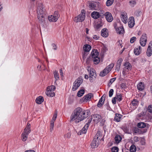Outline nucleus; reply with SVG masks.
<instances>
[{"instance_id": "f8f14e48", "label": "nucleus", "mask_w": 152, "mask_h": 152, "mask_svg": "<svg viewBox=\"0 0 152 152\" xmlns=\"http://www.w3.org/2000/svg\"><path fill=\"white\" fill-rule=\"evenodd\" d=\"M91 117L93 119V121L95 123H97L99 122L102 119V116L99 114H95L91 116Z\"/></svg>"}, {"instance_id": "13d9d810", "label": "nucleus", "mask_w": 152, "mask_h": 152, "mask_svg": "<svg viewBox=\"0 0 152 152\" xmlns=\"http://www.w3.org/2000/svg\"><path fill=\"white\" fill-rule=\"evenodd\" d=\"M92 119H93L92 117L90 118H88V122L86 124H88L89 126V124L91 122Z\"/></svg>"}, {"instance_id": "4c0bfd02", "label": "nucleus", "mask_w": 152, "mask_h": 152, "mask_svg": "<svg viewBox=\"0 0 152 152\" xmlns=\"http://www.w3.org/2000/svg\"><path fill=\"white\" fill-rule=\"evenodd\" d=\"M114 1V0H107L106 2V5L107 6H111Z\"/></svg>"}, {"instance_id": "bf43d9fd", "label": "nucleus", "mask_w": 152, "mask_h": 152, "mask_svg": "<svg viewBox=\"0 0 152 152\" xmlns=\"http://www.w3.org/2000/svg\"><path fill=\"white\" fill-rule=\"evenodd\" d=\"M91 60V59L90 57L87 58L86 59V63L88 64H89Z\"/></svg>"}, {"instance_id": "de8ad7c7", "label": "nucleus", "mask_w": 152, "mask_h": 152, "mask_svg": "<svg viewBox=\"0 0 152 152\" xmlns=\"http://www.w3.org/2000/svg\"><path fill=\"white\" fill-rule=\"evenodd\" d=\"M101 135V132L99 131H98L97 134H96V136H95V137L96 139V140H98L99 137Z\"/></svg>"}, {"instance_id": "2f4dec72", "label": "nucleus", "mask_w": 152, "mask_h": 152, "mask_svg": "<svg viewBox=\"0 0 152 152\" xmlns=\"http://www.w3.org/2000/svg\"><path fill=\"white\" fill-rule=\"evenodd\" d=\"M121 137L118 135H116L115 137V140L116 143H119L121 140Z\"/></svg>"}, {"instance_id": "774afa93", "label": "nucleus", "mask_w": 152, "mask_h": 152, "mask_svg": "<svg viewBox=\"0 0 152 152\" xmlns=\"http://www.w3.org/2000/svg\"><path fill=\"white\" fill-rule=\"evenodd\" d=\"M88 28H86V33L87 34H88Z\"/></svg>"}, {"instance_id": "9b49d317", "label": "nucleus", "mask_w": 152, "mask_h": 152, "mask_svg": "<svg viewBox=\"0 0 152 152\" xmlns=\"http://www.w3.org/2000/svg\"><path fill=\"white\" fill-rule=\"evenodd\" d=\"M124 66V67L123 71V74H124L125 71H127L128 72L132 69V66L131 64L128 62H125Z\"/></svg>"}, {"instance_id": "9d476101", "label": "nucleus", "mask_w": 152, "mask_h": 152, "mask_svg": "<svg viewBox=\"0 0 152 152\" xmlns=\"http://www.w3.org/2000/svg\"><path fill=\"white\" fill-rule=\"evenodd\" d=\"M96 73L95 70L92 69L90 71L89 75L90 81L91 82H93L96 79Z\"/></svg>"}, {"instance_id": "79ce46f5", "label": "nucleus", "mask_w": 152, "mask_h": 152, "mask_svg": "<svg viewBox=\"0 0 152 152\" xmlns=\"http://www.w3.org/2000/svg\"><path fill=\"white\" fill-rule=\"evenodd\" d=\"M129 3L131 7H133L136 4V2L135 0H131L129 1Z\"/></svg>"}, {"instance_id": "6ab92c4d", "label": "nucleus", "mask_w": 152, "mask_h": 152, "mask_svg": "<svg viewBox=\"0 0 152 152\" xmlns=\"http://www.w3.org/2000/svg\"><path fill=\"white\" fill-rule=\"evenodd\" d=\"M141 51L140 46H139L135 48L134 50V53L136 55H138L141 53Z\"/></svg>"}, {"instance_id": "c03bdc74", "label": "nucleus", "mask_w": 152, "mask_h": 152, "mask_svg": "<svg viewBox=\"0 0 152 152\" xmlns=\"http://www.w3.org/2000/svg\"><path fill=\"white\" fill-rule=\"evenodd\" d=\"M142 14V12L139 10L136 11L134 12V14L137 17L140 16Z\"/></svg>"}, {"instance_id": "412c9836", "label": "nucleus", "mask_w": 152, "mask_h": 152, "mask_svg": "<svg viewBox=\"0 0 152 152\" xmlns=\"http://www.w3.org/2000/svg\"><path fill=\"white\" fill-rule=\"evenodd\" d=\"M93 94L91 93H89L85 96L82 99V100L87 102L91 98Z\"/></svg>"}, {"instance_id": "f704fd0d", "label": "nucleus", "mask_w": 152, "mask_h": 152, "mask_svg": "<svg viewBox=\"0 0 152 152\" xmlns=\"http://www.w3.org/2000/svg\"><path fill=\"white\" fill-rule=\"evenodd\" d=\"M137 126L140 128H144L145 127V123L143 122L139 123L137 124Z\"/></svg>"}, {"instance_id": "cd10ccee", "label": "nucleus", "mask_w": 152, "mask_h": 152, "mask_svg": "<svg viewBox=\"0 0 152 152\" xmlns=\"http://www.w3.org/2000/svg\"><path fill=\"white\" fill-rule=\"evenodd\" d=\"M91 48V46L88 44H86L83 46V49L84 51L86 52H89Z\"/></svg>"}, {"instance_id": "7ed1b4c3", "label": "nucleus", "mask_w": 152, "mask_h": 152, "mask_svg": "<svg viewBox=\"0 0 152 152\" xmlns=\"http://www.w3.org/2000/svg\"><path fill=\"white\" fill-rule=\"evenodd\" d=\"M114 66V64L112 63L106 67L102 72H101L99 75L104 77L112 69Z\"/></svg>"}, {"instance_id": "69168bd1", "label": "nucleus", "mask_w": 152, "mask_h": 152, "mask_svg": "<svg viewBox=\"0 0 152 152\" xmlns=\"http://www.w3.org/2000/svg\"><path fill=\"white\" fill-rule=\"evenodd\" d=\"M134 140L135 141H138V138L137 137H134Z\"/></svg>"}, {"instance_id": "aec40b11", "label": "nucleus", "mask_w": 152, "mask_h": 152, "mask_svg": "<svg viewBox=\"0 0 152 152\" xmlns=\"http://www.w3.org/2000/svg\"><path fill=\"white\" fill-rule=\"evenodd\" d=\"M98 140L96 139H94L92 141L91 146L92 148H95L98 147Z\"/></svg>"}, {"instance_id": "a211bd4d", "label": "nucleus", "mask_w": 152, "mask_h": 152, "mask_svg": "<svg viewBox=\"0 0 152 152\" xmlns=\"http://www.w3.org/2000/svg\"><path fill=\"white\" fill-rule=\"evenodd\" d=\"M99 53L98 51L96 49L93 50L91 53V56L93 58H97L98 57Z\"/></svg>"}, {"instance_id": "473e14b6", "label": "nucleus", "mask_w": 152, "mask_h": 152, "mask_svg": "<svg viewBox=\"0 0 152 152\" xmlns=\"http://www.w3.org/2000/svg\"><path fill=\"white\" fill-rule=\"evenodd\" d=\"M104 99H102V98H101L97 104L98 107H101L104 104Z\"/></svg>"}, {"instance_id": "a19ab883", "label": "nucleus", "mask_w": 152, "mask_h": 152, "mask_svg": "<svg viewBox=\"0 0 152 152\" xmlns=\"http://www.w3.org/2000/svg\"><path fill=\"white\" fill-rule=\"evenodd\" d=\"M115 97H116V99L119 101H120L122 99V95L121 94H118Z\"/></svg>"}, {"instance_id": "09e8293b", "label": "nucleus", "mask_w": 152, "mask_h": 152, "mask_svg": "<svg viewBox=\"0 0 152 152\" xmlns=\"http://www.w3.org/2000/svg\"><path fill=\"white\" fill-rule=\"evenodd\" d=\"M118 148L117 147H113L111 149L112 152H118Z\"/></svg>"}, {"instance_id": "4468645a", "label": "nucleus", "mask_w": 152, "mask_h": 152, "mask_svg": "<svg viewBox=\"0 0 152 152\" xmlns=\"http://www.w3.org/2000/svg\"><path fill=\"white\" fill-rule=\"evenodd\" d=\"M105 18L108 22H111L113 20L111 14L109 12H107L104 14Z\"/></svg>"}, {"instance_id": "5fc2aeb1", "label": "nucleus", "mask_w": 152, "mask_h": 152, "mask_svg": "<svg viewBox=\"0 0 152 152\" xmlns=\"http://www.w3.org/2000/svg\"><path fill=\"white\" fill-rule=\"evenodd\" d=\"M116 97H114L112 100V102L114 104H115L116 103Z\"/></svg>"}, {"instance_id": "c9c22d12", "label": "nucleus", "mask_w": 152, "mask_h": 152, "mask_svg": "<svg viewBox=\"0 0 152 152\" xmlns=\"http://www.w3.org/2000/svg\"><path fill=\"white\" fill-rule=\"evenodd\" d=\"M103 23L101 21H99L98 23L97 24L96 26V28L97 29H99L103 25Z\"/></svg>"}, {"instance_id": "0eeeda50", "label": "nucleus", "mask_w": 152, "mask_h": 152, "mask_svg": "<svg viewBox=\"0 0 152 152\" xmlns=\"http://www.w3.org/2000/svg\"><path fill=\"white\" fill-rule=\"evenodd\" d=\"M83 82L82 79L79 77L73 83L72 90L74 91L76 90L80 86Z\"/></svg>"}, {"instance_id": "f3484780", "label": "nucleus", "mask_w": 152, "mask_h": 152, "mask_svg": "<svg viewBox=\"0 0 152 152\" xmlns=\"http://www.w3.org/2000/svg\"><path fill=\"white\" fill-rule=\"evenodd\" d=\"M88 124H86L84 126L83 128L78 132V135H81L82 134H85L87 131L88 128Z\"/></svg>"}, {"instance_id": "f03ea898", "label": "nucleus", "mask_w": 152, "mask_h": 152, "mask_svg": "<svg viewBox=\"0 0 152 152\" xmlns=\"http://www.w3.org/2000/svg\"><path fill=\"white\" fill-rule=\"evenodd\" d=\"M38 10L37 11V17L39 19V23L42 24L45 20V15L43 6L41 3L38 4Z\"/></svg>"}, {"instance_id": "f257e3e1", "label": "nucleus", "mask_w": 152, "mask_h": 152, "mask_svg": "<svg viewBox=\"0 0 152 152\" xmlns=\"http://www.w3.org/2000/svg\"><path fill=\"white\" fill-rule=\"evenodd\" d=\"M90 115L88 110L83 111L80 107L76 108L71 117L70 121H75L77 123L83 120L88 117Z\"/></svg>"}, {"instance_id": "0e129e2a", "label": "nucleus", "mask_w": 152, "mask_h": 152, "mask_svg": "<svg viewBox=\"0 0 152 152\" xmlns=\"http://www.w3.org/2000/svg\"><path fill=\"white\" fill-rule=\"evenodd\" d=\"M24 152H35V151L33 150H28L25 151Z\"/></svg>"}, {"instance_id": "8fccbe9b", "label": "nucleus", "mask_w": 152, "mask_h": 152, "mask_svg": "<svg viewBox=\"0 0 152 152\" xmlns=\"http://www.w3.org/2000/svg\"><path fill=\"white\" fill-rule=\"evenodd\" d=\"M136 38L135 37H132L130 40V42L131 43H134L136 40Z\"/></svg>"}, {"instance_id": "a878e982", "label": "nucleus", "mask_w": 152, "mask_h": 152, "mask_svg": "<svg viewBox=\"0 0 152 152\" xmlns=\"http://www.w3.org/2000/svg\"><path fill=\"white\" fill-rule=\"evenodd\" d=\"M44 101L43 98L42 96H40L37 98L36 99V102L37 104H41Z\"/></svg>"}, {"instance_id": "6e6552de", "label": "nucleus", "mask_w": 152, "mask_h": 152, "mask_svg": "<svg viewBox=\"0 0 152 152\" xmlns=\"http://www.w3.org/2000/svg\"><path fill=\"white\" fill-rule=\"evenodd\" d=\"M59 15L57 11H55L53 15L48 16V19L50 22H56L59 17Z\"/></svg>"}, {"instance_id": "423d86ee", "label": "nucleus", "mask_w": 152, "mask_h": 152, "mask_svg": "<svg viewBox=\"0 0 152 152\" xmlns=\"http://www.w3.org/2000/svg\"><path fill=\"white\" fill-rule=\"evenodd\" d=\"M100 4L98 2H94L90 3L89 7L90 9L98 10L100 8Z\"/></svg>"}, {"instance_id": "680f3d73", "label": "nucleus", "mask_w": 152, "mask_h": 152, "mask_svg": "<svg viewBox=\"0 0 152 152\" xmlns=\"http://www.w3.org/2000/svg\"><path fill=\"white\" fill-rule=\"evenodd\" d=\"M60 75H61V76H63V73L62 69H60Z\"/></svg>"}, {"instance_id": "ea45409f", "label": "nucleus", "mask_w": 152, "mask_h": 152, "mask_svg": "<svg viewBox=\"0 0 152 152\" xmlns=\"http://www.w3.org/2000/svg\"><path fill=\"white\" fill-rule=\"evenodd\" d=\"M71 136V134L69 132L65 134L64 135V138L65 140L68 139L70 138Z\"/></svg>"}, {"instance_id": "49530a36", "label": "nucleus", "mask_w": 152, "mask_h": 152, "mask_svg": "<svg viewBox=\"0 0 152 152\" xmlns=\"http://www.w3.org/2000/svg\"><path fill=\"white\" fill-rule=\"evenodd\" d=\"M54 127V123L50 122V132H52L53 129Z\"/></svg>"}, {"instance_id": "3c124183", "label": "nucleus", "mask_w": 152, "mask_h": 152, "mask_svg": "<svg viewBox=\"0 0 152 152\" xmlns=\"http://www.w3.org/2000/svg\"><path fill=\"white\" fill-rule=\"evenodd\" d=\"M137 103H138L137 101L136 100H133V101L131 102L133 106H135L137 105Z\"/></svg>"}, {"instance_id": "37998d69", "label": "nucleus", "mask_w": 152, "mask_h": 152, "mask_svg": "<svg viewBox=\"0 0 152 152\" xmlns=\"http://www.w3.org/2000/svg\"><path fill=\"white\" fill-rule=\"evenodd\" d=\"M57 116V113H56L53 115V117L51 121V122L54 123L56 120Z\"/></svg>"}, {"instance_id": "1a4fd4ad", "label": "nucleus", "mask_w": 152, "mask_h": 152, "mask_svg": "<svg viewBox=\"0 0 152 152\" xmlns=\"http://www.w3.org/2000/svg\"><path fill=\"white\" fill-rule=\"evenodd\" d=\"M147 40V34L145 33H144L142 34L140 39V45L142 47L145 46Z\"/></svg>"}, {"instance_id": "b1692460", "label": "nucleus", "mask_w": 152, "mask_h": 152, "mask_svg": "<svg viewBox=\"0 0 152 152\" xmlns=\"http://www.w3.org/2000/svg\"><path fill=\"white\" fill-rule=\"evenodd\" d=\"M107 29L106 28L103 29L101 31V35L104 37H107L108 36V34L107 33Z\"/></svg>"}, {"instance_id": "c85d7f7f", "label": "nucleus", "mask_w": 152, "mask_h": 152, "mask_svg": "<svg viewBox=\"0 0 152 152\" xmlns=\"http://www.w3.org/2000/svg\"><path fill=\"white\" fill-rule=\"evenodd\" d=\"M28 134H27L26 132H23L22 134V140L23 141H26L27 139Z\"/></svg>"}, {"instance_id": "a18cd8bd", "label": "nucleus", "mask_w": 152, "mask_h": 152, "mask_svg": "<svg viewBox=\"0 0 152 152\" xmlns=\"http://www.w3.org/2000/svg\"><path fill=\"white\" fill-rule=\"evenodd\" d=\"M30 127H26L23 132H26L27 134H28L30 132Z\"/></svg>"}, {"instance_id": "58836bf2", "label": "nucleus", "mask_w": 152, "mask_h": 152, "mask_svg": "<svg viewBox=\"0 0 152 152\" xmlns=\"http://www.w3.org/2000/svg\"><path fill=\"white\" fill-rule=\"evenodd\" d=\"M136 151V148L134 145H132L130 148V152H135Z\"/></svg>"}, {"instance_id": "c756f323", "label": "nucleus", "mask_w": 152, "mask_h": 152, "mask_svg": "<svg viewBox=\"0 0 152 152\" xmlns=\"http://www.w3.org/2000/svg\"><path fill=\"white\" fill-rule=\"evenodd\" d=\"M54 76L55 78V83H56V81L59 79V74L58 72L56 71H55L53 72Z\"/></svg>"}, {"instance_id": "4d7b16f0", "label": "nucleus", "mask_w": 152, "mask_h": 152, "mask_svg": "<svg viewBox=\"0 0 152 152\" xmlns=\"http://www.w3.org/2000/svg\"><path fill=\"white\" fill-rule=\"evenodd\" d=\"M116 79V78L114 77L110 79V83L112 84Z\"/></svg>"}, {"instance_id": "052dcab7", "label": "nucleus", "mask_w": 152, "mask_h": 152, "mask_svg": "<svg viewBox=\"0 0 152 152\" xmlns=\"http://www.w3.org/2000/svg\"><path fill=\"white\" fill-rule=\"evenodd\" d=\"M99 37L96 35H94L93 36V38L95 40H97L99 38Z\"/></svg>"}, {"instance_id": "338daca9", "label": "nucleus", "mask_w": 152, "mask_h": 152, "mask_svg": "<svg viewBox=\"0 0 152 152\" xmlns=\"http://www.w3.org/2000/svg\"><path fill=\"white\" fill-rule=\"evenodd\" d=\"M85 78L86 79H88V75H85Z\"/></svg>"}, {"instance_id": "864d4df0", "label": "nucleus", "mask_w": 152, "mask_h": 152, "mask_svg": "<svg viewBox=\"0 0 152 152\" xmlns=\"http://www.w3.org/2000/svg\"><path fill=\"white\" fill-rule=\"evenodd\" d=\"M113 89H111L109 91V96L111 97L113 93Z\"/></svg>"}, {"instance_id": "ddd939ff", "label": "nucleus", "mask_w": 152, "mask_h": 152, "mask_svg": "<svg viewBox=\"0 0 152 152\" xmlns=\"http://www.w3.org/2000/svg\"><path fill=\"white\" fill-rule=\"evenodd\" d=\"M152 54V41H151L149 44L147 49L146 54L148 56H150Z\"/></svg>"}, {"instance_id": "5701e85b", "label": "nucleus", "mask_w": 152, "mask_h": 152, "mask_svg": "<svg viewBox=\"0 0 152 152\" xmlns=\"http://www.w3.org/2000/svg\"><path fill=\"white\" fill-rule=\"evenodd\" d=\"M91 16L94 19H97L100 16V15L98 12L94 11L91 14Z\"/></svg>"}, {"instance_id": "bb28decb", "label": "nucleus", "mask_w": 152, "mask_h": 152, "mask_svg": "<svg viewBox=\"0 0 152 152\" xmlns=\"http://www.w3.org/2000/svg\"><path fill=\"white\" fill-rule=\"evenodd\" d=\"M138 89L140 91H142L144 88V84L142 82H140L137 86Z\"/></svg>"}, {"instance_id": "4be33fe9", "label": "nucleus", "mask_w": 152, "mask_h": 152, "mask_svg": "<svg viewBox=\"0 0 152 152\" xmlns=\"http://www.w3.org/2000/svg\"><path fill=\"white\" fill-rule=\"evenodd\" d=\"M123 61V60L121 58H119L117 61L116 65V70L118 71L120 69L121 63Z\"/></svg>"}, {"instance_id": "dca6fc26", "label": "nucleus", "mask_w": 152, "mask_h": 152, "mask_svg": "<svg viewBox=\"0 0 152 152\" xmlns=\"http://www.w3.org/2000/svg\"><path fill=\"white\" fill-rule=\"evenodd\" d=\"M120 17L122 21L124 23L126 24L127 23V20L128 17L127 15V14L125 12L121 13Z\"/></svg>"}, {"instance_id": "72a5a7b5", "label": "nucleus", "mask_w": 152, "mask_h": 152, "mask_svg": "<svg viewBox=\"0 0 152 152\" xmlns=\"http://www.w3.org/2000/svg\"><path fill=\"white\" fill-rule=\"evenodd\" d=\"M84 90L83 89H80L77 93V96L78 97H80L84 94Z\"/></svg>"}, {"instance_id": "603ef678", "label": "nucleus", "mask_w": 152, "mask_h": 152, "mask_svg": "<svg viewBox=\"0 0 152 152\" xmlns=\"http://www.w3.org/2000/svg\"><path fill=\"white\" fill-rule=\"evenodd\" d=\"M148 111L150 113H152V105H150L148 106Z\"/></svg>"}, {"instance_id": "7c9ffc66", "label": "nucleus", "mask_w": 152, "mask_h": 152, "mask_svg": "<svg viewBox=\"0 0 152 152\" xmlns=\"http://www.w3.org/2000/svg\"><path fill=\"white\" fill-rule=\"evenodd\" d=\"M122 115H121L116 114L114 119L117 122H119L120 121Z\"/></svg>"}, {"instance_id": "393cba45", "label": "nucleus", "mask_w": 152, "mask_h": 152, "mask_svg": "<svg viewBox=\"0 0 152 152\" xmlns=\"http://www.w3.org/2000/svg\"><path fill=\"white\" fill-rule=\"evenodd\" d=\"M117 32L119 34H122L124 32V30L123 26H120L116 28Z\"/></svg>"}, {"instance_id": "6e6d98bb", "label": "nucleus", "mask_w": 152, "mask_h": 152, "mask_svg": "<svg viewBox=\"0 0 152 152\" xmlns=\"http://www.w3.org/2000/svg\"><path fill=\"white\" fill-rule=\"evenodd\" d=\"M52 46L53 47V49L54 50H56L57 49V47L56 45L54 44H52Z\"/></svg>"}, {"instance_id": "e2e57ef3", "label": "nucleus", "mask_w": 152, "mask_h": 152, "mask_svg": "<svg viewBox=\"0 0 152 152\" xmlns=\"http://www.w3.org/2000/svg\"><path fill=\"white\" fill-rule=\"evenodd\" d=\"M139 129L138 128H135L134 130V132L135 133H137L139 132Z\"/></svg>"}, {"instance_id": "39448f33", "label": "nucleus", "mask_w": 152, "mask_h": 152, "mask_svg": "<svg viewBox=\"0 0 152 152\" xmlns=\"http://www.w3.org/2000/svg\"><path fill=\"white\" fill-rule=\"evenodd\" d=\"M55 89V87L53 85L48 86L47 88L46 91L45 92L46 94L49 97H52L54 96L55 95V93L54 92H52L50 95V92L54 91Z\"/></svg>"}, {"instance_id": "e433bc0d", "label": "nucleus", "mask_w": 152, "mask_h": 152, "mask_svg": "<svg viewBox=\"0 0 152 152\" xmlns=\"http://www.w3.org/2000/svg\"><path fill=\"white\" fill-rule=\"evenodd\" d=\"M100 60V58L99 57L97 58H94L93 59V61L95 64H98L99 63Z\"/></svg>"}, {"instance_id": "20e7f679", "label": "nucleus", "mask_w": 152, "mask_h": 152, "mask_svg": "<svg viewBox=\"0 0 152 152\" xmlns=\"http://www.w3.org/2000/svg\"><path fill=\"white\" fill-rule=\"evenodd\" d=\"M85 12L84 10H82L81 13L74 18V21L76 22H82L85 19Z\"/></svg>"}, {"instance_id": "2eb2a0df", "label": "nucleus", "mask_w": 152, "mask_h": 152, "mask_svg": "<svg viewBox=\"0 0 152 152\" xmlns=\"http://www.w3.org/2000/svg\"><path fill=\"white\" fill-rule=\"evenodd\" d=\"M128 24L130 28L133 27L135 24L134 18L133 17H129L128 19Z\"/></svg>"}]
</instances>
